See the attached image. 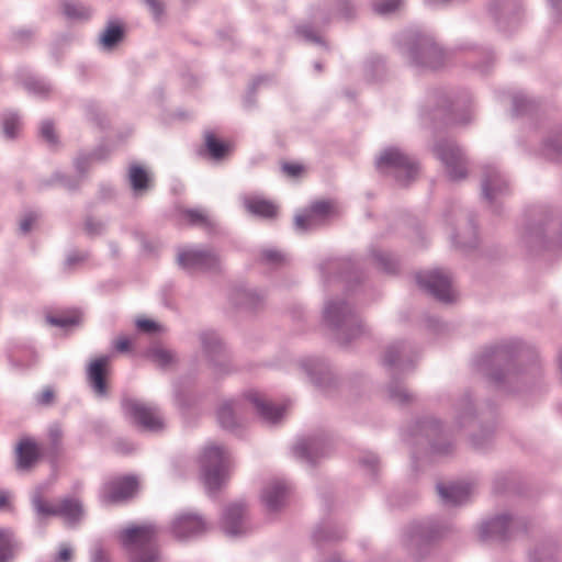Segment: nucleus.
Listing matches in <instances>:
<instances>
[{"instance_id": "6", "label": "nucleus", "mask_w": 562, "mask_h": 562, "mask_svg": "<svg viewBox=\"0 0 562 562\" xmlns=\"http://www.w3.org/2000/svg\"><path fill=\"white\" fill-rule=\"evenodd\" d=\"M323 316L326 325L334 331L335 339L341 346L364 334V327L353 306L345 299L325 302Z\"/></svg>"}, {"instance_id": "35", "label": "nucleus", "mask_w": 562, "mask_h": 562, "mask_svg": "<svg viewBox=\"0 0 562 562\" xmlns=\"http://www.w3.org/2000/svg\"><path fill=\"white\" fill-rule=\"evenodd\" d=\"M368 260L372 265L387 274H395L398 270V259L392 252L381 249L376 246H371L368 251Z\"/></svg>"}, {"instance_id": "24", "label": "nucleus", "mask_w": 562, "mask_h": 562, "mask_svg": "<svg viewBox=\"0 0 562 562\" xmlns=\"http://www.w3.org/2000/svg\"><path fill=\"white\" fill-rule=\"evenodd\" d=\"M206 522L196 513L183 512L177 515L170 525V531L180 541H187L203 535Z\"/></svg>"}, {"instance_id": "30", "label": "nucleus", "mask_w": 562, "mask_h": 562, "mask_svg": "<svg viewBox=\"0 0 562 562\" xmlns=\"http://www.w3.org/2000/svg\"><path fill=\"white\" fill-rule=\"evenodd\" d=\"M109 360V356H101L93 360L87 370V380L98 397H105L108 395L105 374Z\"/></svg>"}, {"instance_id": "63", "label": "nucleus", "mask_w": 562, "mask_h": 562, "mask_svg": "<svg viewBox=\"0 0 562 562\" xmlns=\"http://www.w3.org/2000/svg\"><path fill=\"white\" fill-rule=\"evenodd\" d=\"M83 112L87 120L102 126V113L99 104L94 101H86L83 104Z\"/></svg>"}, {"instance_id": "10", "label": "nucleus", "mask_w": 562, "mask_h": 562, "mask_svg": "<svg viewBox=\"0 0 562 562\" xmlns=\"http://www.w3.org/2000/svg\"><path fill=\"white\" fill-rule=\"evenodd\" d=\"M200 462L205 488L214 495L227 479L229 452L224 446L211 445L204 448Z\"/></svg>"}, {"instance_id": "47", "label": "nucleus", "mask_w": 562, "mask_h": 562, "mask_svg": "<svg viewBox=\"0 0 562 562\" xmlns=\"http://www.w3.org/2000/svg\"><path fill=\"white\" fill-rule=\"evenodd\" d=\"M237 405L238 403H235L234 401H227L220 405L217 409V419L221 427L234 430L238 426L237 418L235 416Z\"/></svg>"}, {"instance_id": "59", "label": "nucleus", "mask_w": 562, "mask_h": 562, "mask_svg": "<svg viewBox=\"0 0 562 562\" xmlns=\"http://www.w3.org/2000/svg\"><path fill=\"white\" fill-rule=\"evenodd\" d=\"M183 218H186L191 225L199 226H211L212 222L209 216L200 209H187L182 212Z\"/></svg>"}, {"instance_id": "13", "label": "nucleus", "mask_w": 562, "mask_h": 562, "mask_svg": "<svg viewBox=\"0 0 562 562\" xmlns=\"http://www.w3.org/2000/svg\"><path fill=\"white\" fill-rule=\"evenodd\" d=\"M524 241L530 248L562 249V217L549 212L542 221L526 229Z\"/></svg>"}, {"instance_id": "55", "label": "nucleus", "mask_w": 562, "mask_h": 562, "mask_svg": "<svg viewBox=\"0 0 562 562\" xmlns=\"http://www.w3.org/2000/svg\"><path fill=\"white\" fill-rule=\"evenodd\" d=\"M64 431L59 424L54 423L48 427L49 452L58 456L63 448Z\"/></svg>"}, {"instance_id": "18", "label": "nucleus", "mask_w": 562, "mask_h": 562, "mask_svg": "<svg viewBox=\"0 0 562 562\" xmlns=\"http://www.w3.org/2000/svg\"><path fill=\"white\" fill-rule=\"evenodd\" d=\"M487 11L497 30L509 34L524 21V10L519 0H492Z\"/></svg>"}, {"instance_id": "15", "label": "nucleus", "mask_w": 562, "mask_h": 562, "mask_svg": "<svg viewBox=\"0 0 562 562\" xmlns=\"http://www.w3.org/2000/svg\"><path fill=\"white\" fill-rule=\"evenodd\" d=\"M432 150L451 181H460L468 177V158L454 139L440 138L435 143Z\"/></svg>"}, {"instance_id": "38", "label": "nucleus", "mask_w": 562, "mask_h": 562, "mask_svg": "<svg viewBox=\"0 0 562 562\" xmlns=\"http://www.w3.org/2000/svg\"><path fill=\"white\" fill-rule=\"evenodd\" d=\"M346 530L331 521H322L313 531L312 539L316 546L330 543L344 539Z\"/></svg>"}, {"instance_id": "61", "label": "nucleus", "mask_w": 562, "mask_h": 562, "mask_svg": "<svg viewBox=\"0 0 562 562\" xmlns=\"http://www.w3.org/2000/svg\"><path fill=\"white\" fill-rule=\"evenodd\" d=\"M81 179L82 178H80L79 175L74 178L63 172H54L50 181H48L47 184H50L52 182H58L67 190L74 191L80 187Z\"/></svg>"}, {"instance_id": "64", "label": "nucleus", "mask_w": 562, "mask_h": 562, "mask_svg": "<svg viewBox=\"0 0 562 562\" xmlns=\"http://www.w3.org/2000/svg\"><path fill=\"white\" fill-rule=\"evenodd\" d=\"M40 136L49 145L55 146L58 143V137L55 133L54 123L50 120H44L40 126Z\"/></svg>"}, {"instance_id": "3", "label": "nucleus", "mask_w": 562, "mask_h": 562, "mask_svg": "<svg viewBox=\"0 0 562 562\" xmlns=\"http://www.w3.org/2000/svg\"><path fill=\"white\" fill-rule=\"evenodd\" d=\"M417 357L416 346L407 340L390 344L383 353L382 364L390 375L387 395L396 405L408 406L415 401V395L408 391L402 379L414 370Z\"/></svg>"}, {"instance_id": "16", "label": "nucleus", "mask_w": 562, "mask_h": 562, "mask_svg": "<svg viewBox=\"0 0 562 562\" xmlns=\"http://www.w3.org/2000/svg\"><path fill=\"white\" fill-rule=\"evenodd\" d=\"M121 406L124 415L143 429L157 432L165 428V419L157 405L126 397Z\"/></svg>"}, {"instance_id": "21", "label": "nucleus", "mask_w": 562, "mask_h": 562, "mask_svg": "<svg viewBox=\"0 0 562 562\" xmlns=\"http://www.w3.org/2000/svg\"><path fill=\"white\" fill-rule=\"evenodd\" d=\"M177 262L183 270L193 273L216 270L220 266V258L211 249L188 247L179 249Z\"/></svg>"}, {"instance_id": "33", "label": "nucleus", "mask_w": 562, "mask_h": 562, "mask_svg": "<svg viewBox=\"0 0 562 562\" xmlns=\"http://www.w3.org/2000/svg\"><path fill=\"white\" fill-rule=\"evenodd\" d=\"M232 301L243 310L256 312L263 306L266 294L252 288H238L233 292Z\"/></svg>"}, {"instance_id": "53", "label": "nucleus", "mask_w": 562, "mask_h": 562, "mask_svg": "<svg viewBox=\"0 0 562 562\" xmlns=\"http://www.w3.org/2000/svg\"><path fill=\"white\" fill-rule=\"evenodd\" d=\"M14 539L10 529H0V562H9L13 558Z\"/></svg>"}, {"instance_id": "20", "label": "nucleus", "mask_w": 562, "mask_h": 562, "mask_svg": "<svg viewBox=\"0 0 562 562\" xmlns=\"http://www.w3.org/2000/svg\"><path fill=\"white\" fill-rule=\"evenodd\" d=\"M363 265L360 257L328 258L319 263V271L326 283L334 279H342L350 283L359 280Z\"/></svg>"}, {"instance_id": "23", "label": "nucleus", "mask_w": 562, "mask_h": 562, "mask_svg": "<svg viewBox=\"0 0 562 562\" xmlns=\"http://www.w3.org/2000/svg\"><path fill=\"white\" fill-rule=\"evenodd\" d=\"M333 214V206L328 201H316L305 211L294 217V229L307 233L325 225Z\"/></svg>"}, {"instance_id": "4", "label": "nucleus", "mask_w": 562, "mask_h": 562, "mask_svg": "<svg viewBox=\"0 0 562 562\" xmlns=\"http://www.w3.org/2000/svg\"><path fill=\"white\" fill-rule=\"evenodd\" d=\"M454 427L459 430L471 429L469 440L477 451L486 450L493 441L494 412L477 408L473 395L467 390L454 403Z\"/></svg>"}, {"instance_id": "39", "label": "nucleus", "mask_w": 562, "mask_h": 562, "mask_svg": "<svg viewBox=\"0 0 562 562\" xmlns=\"http://www.w3.org/2000/svg\"><path fill=\"white\" fill-rule=\"evenodd\" d=\"M460 49L462 50H470L472 53L473 58L480 59L477 63L474 64V69L480 75H486L488 71L493 68L495 64V55L494 53L486 47H476L472 44H462L460 46Z\"/></svg>"}, {"instance_id": "17", "label": "nucleus", "mask_w": 562, "mask_h": 562, "mask_svg": "<svg viewBox=\"0 0 562 562\" xmlns=\"http://www.w3.org/2000/svg\"><path fill=\"white\" fill-rule=\"evenodd\" d=\"M199 340L209 364L216 374L224 375L234 371L231 356L217 331L202 330L199 334Z\"/></svg>"}, {"instance_id": "50", "label": "nucleus", "mask_w": 562, "mask_h": 562, "mask_svg": "<svg viewBox=\"0 0 562 562\" xmlns=\"http://www.w3.org/2000/svg\"><path fill=\"white\" fill-rule=\"evenodd\" d=\"M204 138L205 151L211 158L220 160L226 155L228 150L226 143L216 138L215 135L211 132H206Z\"/></svg>"}, {"instance_id": "57", "label": "nucleus", "mask_w": 562, "mask_h": 562, "mask_svg": "<svg viewBox=\"0 0 562 562\" xmlns=\"http://www.w3.org/2000/svg\"><path fill=\"white\" fill-rule=\"evenodd\" d=\"M557 548L553 543H546L537 548L529 557V562H552Z\"/></svg>"}, {"instance_id": "52", "label": "nucleus", "mask_w": 562, "mask_h": 562, "mask_svg": "<svg viewBox=\"0 0 562 562\" xmlns=\"http://www.w3.org/2000/svg\"><path fill=\"white\" fill-rule=\"evenodd\" d=\"M173 402L180 411H188L192 406V400L187 391V382L178 380L172 385Z\"/></svg>"}, {"instance_id": "40", "label": "nucleus", "mask_w": 562, "mask_h": 562, "mask_svg": "<svg viewBox=\"0 0 562 562\" xmlns=\"http://www.w3.org/2000/svg\"><path fill=\"white\" fill-rule=\"evenodd\" d=\"M21 82L25 90L38 98H46L54 90L46 78L33 74L21 75Z\"/></svg>"}, {"instance_id": "37", "label": "nucleus", "mask_w": 562, "mask_h": 562, "mask_svg": "<svg viewBox=\"0 0 562 562\" xmlns=\"http://www.w3.org/2000/svg\"><path fill=\"white\" fill-rule=\"evenodd\" d=\"M138 482L135 476H124L106 486V498L110 502H117L131 497L137 490Z\"/></svg>"}, {"instance_id": "19", "label": "nucleus", "mask_w": 562, "mask_h": 562, "mask_svg": "<svg viewBox=\"0 0 562 562\" xmlns=\"http://www.w3.org/2000/svg\"><path fill=\"white\" fill-rule=\"evenodd\" d=\"M416 282L420 289L442 304H450L457 297L451 277L441 269L417 273Z\"/></svg>"}, {"instance_id": "27", "label": "nucleus", "mask_w": 562, "mask_h": 562, "mask_svg": "<svg viewBox=\"0 0 562 562\" xmlns=\"http://www.w3.org/2000/svg\"><path fill=\"white\" fill-rule=\"evenodd\" d=\"M245 398L252 405L262 422L268 425L278 424L284 415L283 406L271 403L257 391L247 392Z\"/></svg>"}, {"instance_id": "42", "label": "nucleus", "mask_w": 562, "mask_h": 562, "mask_svg": "<svg viewBox=\"0 0 562 562\" xmlns=\"http://www.w3.org/2000/svg\"><path fill=\"white\" fill-rule=\"evenodd\" d=\"M541 154L548 159L562 161V125L544 139Z\"/></svg>"}, {"instance_id": "60", "label": "nucleus", "mask_w": 562, "mask_h": 562, "mask_svg": "<svg viewBox=\"0 0 562 562\" xmlns=\"http://www.w3.org/2000/svg\"><path fill=\"white\" fill-rule=\"evenodd\" d=\"M83 229L90 237L101 236L105 233L106 223L102 220H97L93 216L88 215L83 222Z\"/></svg>"}, {"instance_id": "36", "label": "nucleus", "mask_w": 562, "mask_h": 562, "mask_svg": "<svg viewBox=\"0 0 562 562\" xmlns=\"http://www.w3.org/2000/svg\"><path fill=\"white\" fill-rule=\"evenodd\" d=\"M40 458L37 443L30 439H22L16 446V469L25 471L31 469Z\"/></svg>"}, {"instance_id": "31", "label": "nucleus", "mask_w": 562, "mask_h": 562, "mask_svg": "<svg viewBox=\"0 0 562 562\" xmlns=\"http://www.w3.org/2000/svg\"><path fill=\"white\" fill-rule=\"evenodd\" d=\"M438 494L446 506L465 504L471 495V486L465 483L437 484Z\"/></svg>"}, {"instance_id": "9", "label": "nucleus", "mask_w": 562, "mask_h": 562, "mask_svg": "<svg viewBox=\"0 0 562 562\" xmlns=\"http://www.w3.org/2000/svg\"><path fill=\"white\" fill-rule=\"evenodd\" d=\"M379 172L391 176L400 187H407L418 175L417 159L397 146L381 151L375 160Z\"/></svg>"}, {"instance_id": "29", "label": "nucleus", "mask_w": 562, "mask_h": 562, "mask_svg": "<svg viewBox=\"0 0 562 562\" xmlns=\"http://www.w3.org/2000/svg\"><path fill=\"white\" fill-rule=\"evenodd\" d=\"M241 204L248 214L266 221L274 220L279 213L278 205L261 195L246 194Z\"/></svg>"}, {"instance_id": "25", "label": "nucleus", "mask_w": 562, "mask_h": 562, "mask_svg": "<svg viewBox=\"0 0 562 562\" xmlns=\"http://www.w3.org/2000/svg\"><path fill=\"white\" fill-rule=\"evenodd\" d=\"M296 459L314 464L317 459L324 457L327 452V440L323 434H314L297 439L292 448Z\"/></svg>"}, {"instance_id": "28", "label": "nucleus", "mask_w": 562, "mask_h": 562, "mask_svg": "<svg viewBox=\"0 0 562 562\" xmlns=\"http://www.w3.org/2000/svg\"><path fill=\"white\" fill-rule=\"evenodd\" d=\"M289 486L283 480H272L261 491V503L268 513H277L285 506Z\"/></svg>"}, {"instance_id": "26", "label": "nucleus", "mask_w": 562, "mask_h": 562, "mask_svg": "<svg viewBox=\"0 0 562 562\" xmlns=\"http://www.w3.org/2000/svg\"><path fill=\"white\" fill-rule=\"evenodd\" d=\"M222 528L229 537H238L249 531L247 509L243 502L232 503L223 512Z\"/></svg>"}, {"instance_id": "22", "label": "nucleus", "mask_w": 562, "mask_h": 562, "mask_svg": "<svg viewBox=\"0 0 562 562\" xmlns=\"http://www.w3.org/2000/svg\"><path fill=\"white\" fill-rule=\"evenodd\" d=\"M300 366L314 385L328 393L338 385V380L329 362L319 357H306Z\"/></svg>"}, {"instance_id": "54", "label": "nucleus", "mask_w": 562, "mask_h": 562, "mask_svg": "<svg viewBox=\"0 0 562 562\" xmlns=\"http://www.w3.org/2000/svg\"><path fill=\"white\" fill-rule=\"evenodd\" d=\"M259 259L261 263L272 268L281 267L286 261L285 255L276 248H263Z\"/></svg>"}, {"instance_id": "1", "label": "nucleus", "mask_w": 562, "mask_h": 562, "mask_svg": "<svg viewBox=\"0 0 562 562\" xmlns=\"http://www.w3.org/2000/svg\"><path fill=\"white\" fill-rule=\"evenodd\" d=\"M473 367L497 392L507 395L533 392L544 375L537 347L519 337L485 346L473 358Z\"/></svg>"}, {"instance_id": "62", "label": "nucleus", "mask_w": 562, "mask_h": 562, "mask_svg": "<svg viewBox=\"0 0 562 562\" xmlns=\"http://www.w3.org/2000/svg\"><path fill=\"white\" fill-rule=\"evenodd\" d=\"M46 322L55 327L69 328L77 325L79 319L74 315H47Z\"/></svg>"}, {"instance_id": "34", "label": "nucleus", "mask_w": 562, "mask_h": 562, "mask_svg": "<svg viewBox=\"0 0 562 562\" xmlns=\"http://www.w3.org/2000/svg\"><path fill=\"white\" fill-rule=\"evenodd\" d=\"M56 512L57 516L64 518L70 527L79 524L85 514L82 503L75 497L61 498L57 504Z\"/></svg>"}, {"instance_id": "12", "label": "nucleus", "mask_w": 562, "mask_h": 562, "mask_svg": "<svg viewBox=\"0 0 562 562\" xmlns=\"http://www.w3.org/2000/svg\"><path fill=\"white\" fill-rule=\"evenodd\" d=\"M510 194L507 176L495 164H484L481 173V196L496 214L503 200Z\"/></svg>"}, {"instance_id": "44", "label": "nucleus", "mask_w": 562, "mask_h": 562, "mask_svg": "<svg viewBox=\"0 0 562 562\" xmlns=\"http://www.w3.org/2000/svg\"><path fill=\"white\" fill-rule=\"evenodd\" d=\"M512 114L516 117L532 115L538 110V103L536 100L522 92L514 93L512 97Z\"/></svg>"}, {"instance_id": "58", "label": "nucleus", "mask_w": 562, "mask_h": 562, "mask_svg": "<svg viewBox=\"0 0 562 562\" xmlns=\"http://www.w3.org/2000/svg\"><path fill=\"white\" fill-rule=\"evenodd\" d=\"M469 226H470L471 233H470L469 237L465 240H459L458 239L459 238L458 235H453L452 236V243L457 247H459V248H461L463 250L473 249L479 244V238H477V234H476V226L474 225L473 217L469 218Z\"/></svg>"}, {"instance_id": "5", "label": "nucleus", "mask_w": 562, "mask_h": 562, "mask_svg": "<svg viewBox=\"0 0 562 562\" xmlns=\"http://www.w3.org/2000/svg\"><path fill=\"white\" fill-rule=\"evenodd\" d=\"M451 525L437 518H424L409 522L402 533V544L417 562L426 559L432 546L451 531Z\"/></svg>"}, {"instance_id": "56", "label": "nucleus", "mask_w": 562, "mask_h": 562, "mask_svg": "<svg viewBox=\"0 0 562 562\" xmlns=\"http://www.w3.org/2000/svg\"><path fill=\"white\" fill-rule=\"evenodd\" d=\"M330 4L342 19L349 20L356 15L357 4L355 0H330Z\"/></svg>"}, {"instance_id": "46", "label": "nucleus", "mask_w": 562, "mask_h": 562, "mask_svg": "<svg viewBox=\"0 0 562 562\" xmlns=\"http://www.w3.org/2000/svg\"><path fill=\"white\" fill-rule=\"evenodd\" d=\"M385 71L384 59L378 55L369 56L363 63V76L367 81L380 80Z\"/></svg>"}, {"instance_id": "41", "label": "nucleus", "mask_w": 562, "mask_h": 562, "mask_svg": "<svg viewBox=\"0 0 562 562\" xmlns=\"http://www.w3.org/2000/svg\"><path fill=\"white\" fill-rule=\"evenodd\" d=\"M124 37V27L116 21H109L99 36V44L103 50L114 48Z\"/></svg>"}, {"instance_id": "8", "label": "nucleus", "mask_w": 562, "mask_h": 562, "mask_svg": "<svg viewBox=\"0 0 562 562\" xmlns=\"http://www.w3.org/2000/svg\"><path fill=\"white\" fill-rule=\"evenodd\" d=\"M158 528L153 524L131 526L119 533V540L130 562H157Z\"/></svg>"}, {"instance_id": "7", "label": "nucleus", "mask_w": 562, "mask_h": 562, "mask_svg": "<svg viewBox=\"0 0 562 562\" xmlns=\"http://www.w3.org/2000/svg\"><path fill=\"white\" fill-rule=\"evenodd\" d=\"M402 436L413 446H427L430 453L436 456H448L454 449L450 435L445 430L441 422L432 416L416 419Z\"/></svg>"}, {"instance_id": "32", "label": "nucleus", "mask_w": 562, "mask_h": 562, "mask_svg": "<svg viewBox=\"0 0 562 562\" xmlns=\"http://www.w3.org/2000/svg\"><path fill=\"white\" fill-rule=\"evenodd\" d=\"M44 490L45 487L43 485L36 486L30 498L35 520L40 526H44L48 518L57 517V504L54 505L45 498Z\"/></svg>"}, {"instance_id": "2", "label": "nucleus", "mask_w": 562, "mask_h": 562, "mask_svg": "<svg viewBox=\"0 0 562 562\" xmlns=\"http://www.w3.org/2000/svg\"><path fill=\"white\" fill-rule=\"evenodd\" d=\"M395 44L408 64L418 71L438 70L450 58L434 38V36L419 29H407L395 36Z\"/></svg>"}, {"instance_id": "43", "label": "nucleus", "mask_w": 562, "mask_h": 562, "mask_svg": "<svg viewBox=\"0 0 562 562\" xmlns=\"http://www.w3.org/2000/svg\"><path fill=\"white\" fill-rule=\"evenodd\" d=\"M128 181L136 196L145 193L150 187V179L147 171L138 165H132L130 167Z\"/></svg>"}, {"instance_id": "14", "label": "nucleus", "mask_w": 562, "mask_h": 562, "mask_svg": "<svg viewBox=\"0 0 562 562\" xmlns=\"http://www.w3.org/2000/svg\"><path fill=\"white\" fill-rule=\"evenodd\" d=\"M430 102L434 103V109L429 112H422V116H428L434 121H442L445 123H468L469 115L459 116L457 112L467 106L470 102L469 95L452 98L445 90H436L429 95Z\"/></svg>"}, {"instance_id": "49", "label": "nucleus", "mask_w": 562, "mask_h": 562, "mask_svg": "<svg viewBox=\"0 0 562 562\" xmlns=\"http://www.w3.org/2000/svg\"><path fill=\"white\" fill-rule=\"evenodd\" d=\"M147 358L161 369L168 368L176 361L175 352L160 346L149 348Z\"/></svg>"}, {"instance_id": "48", "label": "nucleus", "mask_w": 562, "mask_h": 562, "mask_svg": "<svg viewBox=\"0 0 562 562\" xmlns=\"http://www.w3.org/2000/svg\"><path fill=\"white\" fill-rule=\"evenodd\" d=\"M63 12L70 21H87L92 15V10L81 2L68 1L63 4Z\"/></svg>"}, {"instance_id": "45", "label": "nucleus", "mask_w": 562, "mask_h": 562, "mask_svg": "<svg viewBox=\"0 0 562 562\" xmlns=\"http://www.w3.org/2000/svg\"><path fill=\"white\" fill-rule=\"evenodd\" d=\"M1 132L7 139L16 138L21 128V117L18 112L5 110L0 113Z\"/></svg>"}, {"instance_id": "51", "label": "nucleus", "mask_w": 562, "mask_h": 562, "mask_svg": "<svg viewBox=\"0 0 562 562\" xmlns=\"http://www.w3.org/2000/svg\"><path fill=\"white\" fill-rule=\"evenodd\" d=\"M295 33L299 37L304 40L307 43L316 44L323 46L325 49H328V45L324 41V38L319 35L318 31L311 23H302L296 25Z\"/></svg>"}, {"instance_id": "11", "label": "nucleus", "mask_w": 562, "mask_h": 562, "mask_svg": "<svg viewBox=\"0 0 562 562\" xmlns=\"http://www.w3.org/2000/svg\"><path fill=\"white\" fill-rule=\"evenodd\" d=\"M527 531V519L507 513L484 520L480 526V538L485 542H505Z\"/></svg>"}]
</instances>
